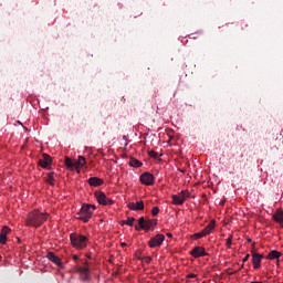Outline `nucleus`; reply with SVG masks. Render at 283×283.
Instances as JSON below:
<instances>
[{
  "mask_svg": "<svg viewBox=\"0 0 283 283\" xmlns=\"http://www.w3.org/2000/svg\"><path fill=\"white\" fill-rule=\"evenodd\" d=\"M48 218H50V214L43 213L39 210H33L27 217V227H34L35 229H39Z\"/></svg>",
  "mask_w": 283,
  "mask_h": 283,
  "instance_id": "f257e3e1",
  "label": "nucleus"
},
{
  "mask_svg": "<svg viewBox=\"0 0 283 283\" xmlns=\"http://www.w3.org/2000/svg\"><path fill=\"white\" fill-rule=\"evenodd\" d=\"M93 211H96V206L84 203L80 212L76 213L75 218L77 220H82V222L87 223L92 219V216L94 213Z\"/></svg>",
  "mask_w": 283,
  "mask_h": 283,
  "instance_id": "f03ea898",
  "label": "nucleus"
},
{
  "mask_svg": "<svg viewBox=\"0 0 283 283\" xmlns=\"http://www.w3.org/2000/svg\"><path fill=\"white\" fill-rule=\"evenodd\" d=\"M71 244L74 249H85L87 247L88 239L83 234L72 233L70 235Z\"/></svg>",
  "mask_w": 283,
  "mask_h": 283,
  "instance_id": "7ed1b4c3",
  "label": "nucleus"
},
{
  "mask_svg": "<svg viewBox=\"0 0 283 283\" xmlns=\"http://www.w3.org/2000/svg\"><path fill=\"white\" fill-rule=\"evenodd\" d=\"M138 224L143 231H154V227L158 224V219H149L145 220V217H140L138 220Z\"/></svg>",
  "mask_w": 283,
  "mask_h": 283,
  "instance_id": "20e7f679",
  "label": "nucleus"
},
{
  "mask_svg": "<svg viewBox=\"0 0 283 283\" xmlns=\"http://www.w3.org/2000/svg\"><path fill=\"white\" fill-rule=\"evenodd\" d=\"M172 203L180 206V205H185V200H187V198H189V192L188 190H182L180 193L178 195H172Z\"/></svg>",
  "mask_w": 283,
  "mask_h": 283,
  "instance_id": "39448f33",
  "label": "nucleus"
},
{
  "mask_svg": "<svg viewBox=\"0 0 283 283\" xmlns=\"http://www.w3.org/2000/svg\"><path fill=\"white\" fill-rule=\"evenodd\" d=\"M94 196L99 205H103V206L114 205V201L107 198V196L103 191H95Z\"/></svg>",
  "mask_w": 283,
  "mask_h": 283,
  "instance_id": "423d86ee",
  "label": "nucleus"
},
{
  "mask_svg": "<svg viewBox=\"0 0 283 283\" xmlns=\"http://www.w3.org/2000/svg\"><path fill=\"white\" fill-rule=\"evenodd\" d=\"M163 242H165V234H157L148 241V247L156 249V247H160Z\"/></svg>",
  "mask_w": 283,
  "mask_h": 283,
  "instance_id": "0eeeda50",
  "label": "nucleus"
},
{
  "mask_svg": "<svg viewBox=\"0 0 283 283\" xmlns=\"http://www.w3.org/2000/svg\"><path fill=\"white\" fill-rule=\"evenodd\" d=\"M139 180L142 185H146V187H151V185H154V175L151 172H144L140 175Z\"/></svg>",
  "mask_w": 283,
  "mask_h": 283,
  "instance_id": "6e6552de",
  "label": "nucleus"
},
{
  "mask_svg": "<svg viewBox=\"0 0 283 283\" xmlns=\"http://www.w3.org/2000/svg\"><path fill=\"white\" fill-rule=\"evenodd\" d=\"M38 163L43 169H50V167L52 166V157H50V155L48 154H43L42 159H39Z\"/></svg>",
  "mask_w": 283,
  "mask_h": 283,
  "instance_id": "1a4fd4ad",
  "label": "nucleus"
},
{
  "mask_svg": "<svg viewBox=\"0 0 283 283\" xmlns=\"http://www.w3.org/2000/svg\"><path fill=\"white\" fill-rule=\"evenodd\" d=\"M264 258V254H260L255 251H252V264L253 269H260L262 264V259Z\"/></svg>",
  "mask_w": 283,
  "mask_h": 283,
  "instance_id": "9d476101",
  "label": "nucleus"
},
{
  "mask_svg": "<svg viewBox=\"0 0 283 283\" xmlns=\"http://www.w3.org/2000/svg\"><path fill=\"white\" fill-rule=\"evenodd\" d=\"M190 255H192V258H196V259L205 258V255H207V251L202 247H196L190 251Z\"/></svg>",
  "mask_w": 283,
  "mask_h": 283,
  "instance_id": "9b49d317",
  "label": "nucleus"
},
{
  "mask_svg": "<svg viewBox=\"0 0 283 283\" xmlns=\"http://www.w3.org/2000/svg\"><path fill=\"white\" fill-rule=\"evenodd\" d=\"M128 209H130V211H143L145 209V202L143 201H137L135 202H129L127 205Z\"/></svg>",
  "mask_w": 283,
  "mask_h": 283,
  "instance_id": "f8f14e48",
  "label": "nucleus"
},
{
  "mask_svg": "<svg viewBox=\"0 0 283 283\" xmlns=\"http://www.w3.org/2000/svg\"><path fill=\"white\" fill-rule=\"evenodd\" d=\"M10 228L8 226H4L1 229L0 232V244H6V242H8V233H10Z\"/></svg>",
  "mask_w": 283,
  "mask_h": 283,
  "instance_id": "ddd939ff",
  "label": "nucleus"
},
{
  "mask_svg": "<svg viewBox=\"0 0 283 283\" xmlns=\"http://www.w3.org/2000/svg\"><path fill=\"white\" fill-rule=\"evenodd\" d=\"M274 222H277L283 227V210H276L275 213L272 216Z\"/></svg>",
  "mask_w": 283,
  "mask_h": 283,
  "instance_id": "4468645a",
  "label": "nucleus"
},
{
  "mask_svg": "<svg viewBox=\"0 0 283 283\" xmlns=\"http://www.w3.org/2000/svg\"><path fill=\"white\" fill-rule=\"evenodd\" d=\"M48 260H50L51 262H53V264H56L57 266H61V258L56 256V254H54V252H49L46 254Z\"/></svg>",
  "mask_w": 283,
  "mask_h": 283,
  "instance_id": "2eb2a0df",
  "label": "nucleus"
},
{
  "mask_svg": "<svg viewBox=\"0 0 283 283\" xmlns=\"http://www.w3.org/2000/svg\"><path fill=\"white\" fill-rule=\"evenodd\" d=\"M85 157L83 156H78V159L75 160V167H76V170H77V174H81V168L85 167Z\"/></svg>",
  "mask_w": 283,
  "mask_h": 283,
  "instance_id": "dca6fc26",
  "label": "nucleus"
},
{
  "mask_svg": "<svg viewBox=\"0 0 283 283\" xmlns=\"http://www.w3.org/2000/svg\"><path fill=\"white\" fill-rule=\"evenodd\" d=\"M88 185H91V187H101V185H103V179L98 177H91L88 179Z\"/></svg>",
  "mask_w": 283,
  "mask_h": 283,
  "instance_id": "f3484780",
  "label": "nucleus"
},
{
  "mask_svg": "<svg viewBox=\"0 0 283 283\" xmlns=\"http://www.w3.org/2000/svg\"><path fill=\"white\" fill-rule=\"evenodd\" d=\"M281 256H282V252H280V251H277V250H273V251H271V252L268 254L266 259H268V260H279V258H281Z\"/></svg>",
  "mask_w": 283,
  "mask_h": 283,
  "instance_id": "a211bd4d",
  "label": "nucleus"
},
{
  "mask_svg": "<svg viewBox=\"0 0 283 283\" xmlns=\"http://www.w3.org/2000/svg\"><path fill=\"white\" fill-rule=\"evenodd\" d=\"M64 165H66L67 169H76V161H73L70 157H65Z\"/></svg>",
  "mask_w": 283,
  "mask_h": 283,
  "instance_id": "6ab92c4d",
  "label": "nucleus"
},
{
  "mask_svg": "<svg viewBox=\"0 0 283 283\" xmlns=\"http://www.w3.org/2000/svg\"><path fill=\"white\" fill-rule=\"evenodd\" d=\"M216 229V221H211L203 230H201L203 232L205 235H209V233H211L212 230Z\"/></svg>",
  "mask_w": 283,
  "mask_h": 283,
  "instance_id": "aec40b11",
  "label": "nucleus"
},
{
  "mask_svg": "<svg viewBox=\"0 0 283 283\" xmlns=\"http://www.w3.org/2000/svg\"><path fill=\"white\" fill-rule=\"evenodd\" d=\"M84 264L85 266L77 268V273H80L81 275H83L84 273H90V263L87 261H84Z\"/></svg>",
  "mask_w": 283,
  "mask_h": 283,
  "instance_id": "412c9836",
  "label": "nucleus"
},
{
  "mask_svg": "<svg viewBox=\"0 0 283 283\" xmlns=\"http://www.w3.org/2000/svg\"><path fill=\"white\" fill-rule=\"evenodd\" d=\"M134 222H136V219L128 217L127 220L120 221V226L124 227V224H127L128 227H134Z\"/></svg>",
  "mask_w": 283,
  "mask_h": 283,
  "instance_id": "4be33fe9",
  "label": "nucleus"
},
{
  "mask_svg": "<svg viewBox=\"0 0 283 283\" xmlns=\"http://www.w3.org/2000/svg\"><path fill=\"white\" fill-rule=\"evenodd\" d=\"M129 165L130 167H143V163L136 158H130Z\"/></svg>",
  "mask_w": 283,
  "mask_h": 283,
  "instance_id": "5701e85b",
  "label": "nucleus"
},
{
  "mask_svg": "<svg viewBox=\"0 0 283 283\" xmlns=\"http://www.w3.org/2000/svg\"><path fill=\"white\" fill-rule=\"evenodd\" d=\"M45 182H48V185H51V187H54V172L48 174Z\"/></svg>",
  "mask_w": 283,
  "mask_h": 283,
  "instance_id": "b1692460",
  "label": "nucleus"
},
{
  "mask_svg": "<svg viewBox=\"0 0 283 283\" xmlns=\"http://www.w3.org/2000/svg\"><path fill=\"white\" fill-rule=\"evenodd\" d=\"M205 237H207V235L203 234V232L201 231V232L195 233L192 235V240H200L201 238H205Z\"/></svg>",
  "mask_w": 283,
  "mask_h": 283,
  "instance_id": "393cba45",
  "label": "nucleus"
},
{
  "mask_svg": "<svg viewBox=\"0 0 283 283\" xmlns=\"http://www.w3.org/2000/svg\"><path fill=\"white\" fill-rule=\"evenodd\" d=\"M158 213H160V208L154 207L153 210H151V216L154 218H156V216H158Z\"/></svg>",
  "mask_w": 283,
  "mask_h": 283,
  "instance_id": "a878e982",
  "label": "nucleus"
},
{
  "mask_svg": "<svg viewBox=\"0 0 283 283\" xmlns=\"http://www.w3.org/2000/svg\"><path fill=\"white\" fill-rule=\"evenodd\" d=\"M227 247L228 249H231V245L233 244V235H230L228 239H227Z\"/></svg>",
  "mask_w": 283,
  "mask_h": 283,
  "instance_id": "bb28decb",
  "label": "nucleus"
},
{
  "mask_svg": "<svg viewBox=\"0 0 283 283\" xmlns=\"http://www.w3.org/2000/svg\"><path fill=\"white\" fill-rule=\"evenodd\" d=\"M81 275H82L83 282H87L90 280V272H85L84 274H81Z\"/></svg>",
  "mask_w": 283,
  "mask_h": 283,
  "instance_id": "cd10ccee",
  "label": "nucleus"
},
{
  "mask_svg": "<svg viewBox=\"0 0 283 283\" xmlns=\"http://www.w3.org/2000/svg\"><path fill=\"white\" fill-rule=\"evenodd\" d=\"M148 155L150 156V158H158V153H156L154 150H149Z\"/></svg>",
  "mask_w": 283,
  "mask_h": 283,
  "instance_id": "c85d7f7f",
  "label": "nucleus"
},
{
  "mask_svg": "<svg viewBox=\"0 0 283 283\" xmlns=\"http://www.w3.org/2000/svg\"><path fill=\"white\" fill-rule=\"evenodd\" d=\"M249 258H251L250 254H247L244 258H243V262H249Z\"/></svg>",
  "mask_w": 283,
  "mask_h": 283,
  "instance_id": "c756f323",
  "label": "nucleus"
},
{
  "mask_svg": "<svg viewBox=\"0 0 283 283\" xmlns=\"http://www.w3.org/2000/svg\"><path fill=\"white\" fill-rule=\"evenodd\" d=\"M188 277H190V279L198 277V274L190 273V274H188Z\"/></svg>",
  "mask_w": 283,
  "mask_h": 283,
  "instance_id": "7c9ffc66",
  "label": "nucleus"
},
{
  "mask_svg": "<svg viewBox=\"0 0 283 283\" xmlns=\"http://www.w3.org/2000/svg\"><path fill=\"white\" fill-rule=\"evenodd\" d=\"M140 230H143V228H140V226L139 227L135 226V231H140Z\"/></svg>",
  "mask_w": 283,
  "mask_h": 283,
  "instance_id": "2f4dec72",
  "label": "nucleus"
},
{
  "mask_svg": "<svg viewBox=\"0 0 283 283\" xmlns=\"http://www.w3.org/2000/svg\"><path fill=\"white\" fill-rule=\"evenodd\" d=\"M73 260H78V255H73Z\"/></svg>",
  "mask_w": 283,
  "mask_h": 283,
  "instance_id": "473e14b6",
  "label": "nucleus"
},
{
  "mask_svg": "<svg viewBox=\"0 0 283 283\" xmlns=\"http://www.w3.org/2000/svg\"><path fill=\"white\" fill-rule=\"evenodd\" d=\"M167 237H168V238H172L171 233H167Z\"/></svg>",
  "mask_w": 283,
  "mask_h": 283,
  "instance_id": "72a5a7b5",
  "label": "nucleus"
},
{
  "mask_svg": "<svg viewBox=\"0 0 283 283\" xmlns=\"http://www.w3.org/2000/svg\"><path fill=\"white\" fill-rule=\"evenodd\" d=\"M122 247H127V243L123 242V243H122Z\"/></svg>",
  "mask_w": 283,
  "mask_h": 283,
  "instance_id": "f704fd0d",
  "label": "nucleus"
},
{
  "mask_svg": "<svg viewBox=\"0 0 283 283\" xmlns=\"http://www.w3.org/2000/svg\"><path fill=\"white\" fill-rule=\"evenodd\" d=\"M221 205H224V200L221 201Z\"/></svg>",
  "mask_w": 283,
  "mask_h": 283,
  "instance_id": "c9c22d12",
  "label": "nucleus"
},
{
  "mask_svg": "<svg viewBox=\"0 0 283 283\" xmlns=\"http://www.w3.org/2000/svg\"><path fill=\"white\" fill-rule=\"evenodd\" d=\"M248 242H251V239H248Z\"/></svg>",
  "mask_w": 283,
  "mask_h": 283,
  "instance_id": "e433bc0d",
  "label": "nucleus"
},
{
  "mask_svg": "<svg viewBox=\"0 0 283 283\" xmlns=\"http://www.w3.org/2000/svg\"><path fill=\"white\" fill-rule=\"evenodd\" d=\"M87 258H92L90 254H87Z\"/></svg>",
  "mask_w": 283,
  "mask_h": 283,
  "instance_id": "4c0bfd02",
  "label": "nucleus"
}]
</instances>
